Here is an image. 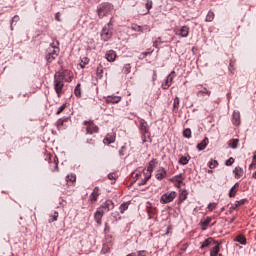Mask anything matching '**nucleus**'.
Wrapping results in <instances>:
<instances>
[{
	"mask_svg": "<svg viewBox=\"0 0 256 256\" xmlns=\"http://www.w3.org/2000/svg\"><path fill=\"white\" fill-rule=\"evenodd\" d=\"M208 211H215V209H217V203L212 202L208 205L207 207Z\"/></svg>",
	"mask_w": 256,
	"mask_h": 256,
	"instance_id": "obj_50",
	"label": "nucleus"
},
{
	"mask_svg": "<svg viewBox=\"0 0 256 256\" xmlns=\"http://www.w3.org/2000/svg\"><path fill=\"white\" fill-rule=\"evenodd\" d=\"M67 183H75L77 181V177L73 174H70L66 177Z\"/></svg>",
	"mask_w": 256,
	"mask_h": 256,
	"instance_id": "obj_39",
	"label": "nucleus"
},
{
	"mask_svg": "<svg viewBox=\"0 0 256 256\" xmlns=\"http://www.w3.org/2000/svg\"><path fill=\"white\" fill-rule=\"evenodd\" d=\"M104 215L105 213H103L102 211H100L99 208H97L96 212L94 213V221L98 225V227H101V225H103Z\"/></svg>",
	"mask_w": 256,
	"mask_h": 256,
	"instance_id": "obj_13",
	"label": "nucleus"
},
{
	"mask_svg": "<svg viewBox=\"0 0 256 256\" xmlns=\"http://www.w3.org/2000/svg\"><path fill=\"white\" fill-rule=\"evenodd\" d=\"M175 199H177V192L175 191L166 192L161 196L160 203L162 205H167V203H173Z\"/></svg>",
	"mask_w": 256,
	"mask_h": 256,
	"instance_id": "obj_6",
	"label": "nucleus"
},
{
	"mask_svg": "<svg viewBox=\"0 0 256 256\" xmlns=\"http://www.w3.org/2000/svg\"><path fill=\"white\" fill-rule=\"evenodd\" d=\"M239 189V183H236L229 191V197H235L237 195V191Z\"/></svg>",
	"mask_w": 256,
	"mask_h": 256,
	"instance_id": "obj_29",
	"label": "nucleus"
},
{
	"mask_svg": "<svg viewBox=\"0 0 256 256\" xmlns=\"http://www.w3.org/2000/svg\"><path fill=\"white\" fill-rule=\"evenodd\" d=\"M66 108L67 104H63L62 106H60L56 112V115H61V113H63V111H65Z\"/></svg>",
	"mask_w": 256,
	"mask_h": 256,
	"instance_id": "obj_48",
	"label": "nucleus"
},
{
	"mask_svg": "<svg viewBox=\"0 0 256 256\" xmlns=\"http://www.w3.org/2000/svg\"><path fill=\"white\" fill-rule=\"evenodd\" d=\"M215 19V12L209 11L208 14L206 15L205 21L206 23H211Z\"/></svg>",
	"mask_w": 256,
	"mask_h": 256,
	"instance_id": "obj_31",
	"label": "nucleus"
},
{
	"mask_svg": "<svg viewBox=\"0 0 256 256\" xmlns=\"http://www.w3.org/2000/svg\"><path fill=\"white\" fill-rule=\"evenodd\" d=\"M161 44H163V42L161 41V37H158L156 41H154L153 47H155L156 49H159V45Z\"/></svg>",
	"mask_w": 256,
	"mask_h": 256,
	"instance_id": "obj_43",
	"label": "nucleus"
},
{
	"mask_svg": "<svg viewBox=\"0 0 256 256\" xmlns=\"http://www.w3.org/2000/svg\"><path fill=\"white\" fill-rule=\"evenodd\" d=\"M179 163H180V165H187V163H189V160L187 159V156H182L179 159Z\"/></svg>",
	"mask_w": 256,
	"mask_h": 256,
	"instance_id": "obj_45",
	"label": "nucleus"
},
{
	"mask_svg": "<svg viewBox=\"0 0 256 256\" xmlns=\"http://www.w3.org/2000/svg\"><path fill=\"white\" fill-rule=\"evenodd\" d=\"M98 209L105 215V213H109V211H113V209H115V203H113V200H106L98 207Z\"/></svg>",
	"mask_w": 256,
	"mask_h": 256,
	"instance_id": "obj_8",
	"label": "nucleus"
},
{
	"mask_svg": "<svg viewBox=\"0 0 256 256\" xmlns=\"http://www.w3.org/2000/svg\"><path fill=\"white\" fill-rule=\"evenodd\" d=\"M235 241H237L238 243H240L241 245H247V238H245V236L243 235H238L235 238Z\"/></svg>",
	"mask_w": 256,
	"mask_h": 256,
	"instance_id": "obj_33",
	"label": "nucleus"
},
{
	"mask_svg": "<svg viewBox=\"0 0 256 256\" xmlns=\"http://www.w3.org/2000/svg\"><path fill=\"white\" fill-rule=\"evenodd\" d=\"M232 123L236 127L241 125V114L239 112H234L232 115Z\"/></svg>",
	"mask_w": 256,
	"mask_h": 256,
	"instance_id": "obj_20",
	"label": "nucleus"
},
{
	"mask_svg": "<svg viewBox=\"0 0 256 256\" xmlns=\"http://www.w3.org/2000/svg\"><path fill=\"white\" fill-rule=\"evenodd\" d=\"M157 159H152L147 167V172L149 173L148 177H145V180L142 181V183H140V185H145V183H147L149 181V179H151V173H153L155 167H157Z\"/></svg>",
	"mask_w": 256,
	"mask_h": 256,
	"instance_id": "obj_9",
	"label": "nucleus"
},
{
	"mask_svg": "<svg viewBox=\"0 0 256 256\" xmlns=\"http://www.w3.org/2000/svg\"><path fill=\"white\" fill-rule=\"evenodd\" d=\"M221 242H216L214 247L210 250V256H218L221 251Z\"/></svg>",
	"mask_w": 256,
	"mask_h": 256,
	"instance_id": "obj_19",
	"label": "nucleus"
},
{
	"mask_svg": "<svg viewBox=\"0 0 256 256\" xmlns=\"http://www.w3.org/2000/svg\"><path fill=\"white\" fill-rule=\"evenodd\" d=\"M105 57L109 63H113L117 59V53L114 50H109L106 52Z\"/></svg>",
	"mask_w": 256,
	"mask_h": 256,
	"instance_id": "obj_17",
	"label": "nucleus"
},
{
	"mask_svg": "<svg viewBox=\"0 0 256 256\" xmlns=\"http://www.w3.org/2000/svg\"><path fill=\"white\" fill-rule=\"evenodd\" d=\"M126 256H137V255L135 253H130V254L126 255Z\"/></svg>",
	"mask_w": 256,
	"mask_h": 256,
	"instance_id": "obj_60",
	"label": "nucleus"
},
{
	"mask_svg": "<svg viewBox=\"0 0 256 256\" xmlns=\"http://www.w3.org/2000/svg\"><path fill=\"white\" fill-rule=\"evenodd\" d=\"M180 251H182V253H185V251H187V244H184V245L181 247Z\"/></svg>",
	"mask_w": 256,
	"mask_h": 256,
	"instance_id": "obj_58",
	"label": "nucleus"
},
{
	"mask_svg": "<svg viewBox=\"0 0 256 256\" xmlns=\"http://www.w3.org/2000/svg\"><path fill=\"white\" fill-rule=\"evenodd\" d=\"M246 201H247V199H242L240 201H236L235 204H233L230 207V211H235V209H237V207H241V205H245Z\"/></svg>",
	"mask_w": 256,
	"mask_h": 256,
	"instance_id": "obj_26",
	"label": "nucleus"
},
{
	"mask_svg": "<svg viewBox=\"0 0 256 256\" xmlns=\"http://www.w3.org/2000/svg\"><path fill=\"white\" fill-rule=\"evenodd\" d=\"M253 168L256 169V159L255 158H253L252 163L249 166V169H253Z\"/></svg>",
	"mask_w": 256,
	"mask_h": 256,
	"instance_id": "obj_55",
	"label": "nucleus"
},
{
	"mask_svg": "<svg viewBox=\"0 0 256 256\" xmlns=\"http://www.w3.org/2000/svg\"><path fill=\"white\" fill-rule=\"evenodd\" d=\"M96 73L98 75V77H103V66L99 65L96 69Z\"/></svg>",
	"mask_w": 256,
	"mask_h": 256,
	"instance_id": "obj_46",
	"label": "nucleus"
},
{
	"mask_svg": "<svg viewBox=\"0 0 256 256\" xmlns=\"http://www.w3.org/2000/svg\"><path fill=\"white\" fill-rule=\"evenodd\" d=\"M109 229V227L107 226V224H105V231H107Z\"/></svg>",
	"mask_w": 256,
	"mask_h": 256,
	"instance_id": "obj_61",
	"label": "nucleus"
},
{
	"mask_svg": "<svg viewBox=\"0 0 256 256\" xmlns=\"http://www.w3.org/2000/svg\"><path fill=\"white\" fill-rule=\"evenodd\" d=\"M184 180L185 178L183 177V174L176 175L170 179L171 183H174V186L177 187V189H181V185H184Z\"/></svg>",
	"mask_w": 256,
	"mask_h": 256,
	"instance_id": "obj_12",
	"label": "nucleus"
},
{
	"mask_svg": "<svg viewBox=\"0 0 256 256\" xmlns=\"http://www.w3.org/2000/svg\"><path fill=\"white\" fill-rule=\"evenodd\" d=\"M113 37V31L111 30V22L104 26L101 32L102 41H109Z\"/></svg>",
	"mask_w": 256,
	"mask_h": 256,
	"instance_id": "obj_7",
	"label": "nucleus"
},
{
	"mask_svg": "<svg viewBox=\"0 0 256 256\" xmlns=\"http://www.w3.org/2000/svg\"><path fill=\"white\" fill-rule=\"evenodd\" d=\"M86 143L88 145H92L93 147H95V139H93V138L87 139Z\"/></svg>",
	"mask_w": 256,
	"mask_h": 256,
	"instance_id": "obj_52",
	"label": "nucleus"
},
{
	"mask_svg": "<svg viewBox=\"0 0 256 256\" xmlns=\"http://www.w3.org/2000/svg\"><path fill=\"white\" fill-rule=\"evenodd\" d=\"M187 195H189V192H187V190H180V194H179L180 203H183V201H186Z\"/></svg>",
	"mask_w": 256,
	"mask_h": 256,
	"instance_id": "obj_28",
	"label": "nucleus"
},
{
	"mask_svg": "<svg viewBox=\"0 0 256 256\" xmlns=\"http://www.w3.org/2000/svg\"><path fill=\"white\" fill-rule=\"evenodd\" d=\"M113 4L109 2H104L98 5L97 7V14L99 19H103V17H107L108 15H111L113 13Z\"/></svg>",
	"mask_w": 256,
	"mask_h": 256,
	"instance_id": "obj_4",
	"label": "nucleus"
},
{
	"mask_svg": "<svg viewBox=\"0 0 256 256\" xmlns=\"http://www.w3.org/2000/svg\"><path fill=\"white\" fill-rule=\"evenodd\" d=\"M198 95H208L211 96V91L207 90V88H204L203 90L198 92Z\"/></svg>",
	"mask_w": 256,
	"mask_h": 256,
	"instance_id": "obj_47",
	"label": "nucleus"
},
{
	"mask_svg": "<svg viewBox=\"0 0 256 256\" xmlns=\"http://www.w3.org/2000/svg\"><path fill=\"white\" fill-rule=\"evenodd\" d=\"M133 31H137L138 33H143V27L137 24L132 26Z\"/></svg>",
	"mask_w": 256,
	"mask_h": 256,
	"instance_id": "obj_42",
	"label": "nucleus"
},
{
	"mask_svg": "<svg viewBox=\"0 0 256 256\" xmlns=\"http://www.w3.org/2000/svg\"><path fill=\"white\" fill-rule=\"evenodd\" d=\"M122 71L124 75H129L131 73V64H125Z\"/></svg>",
	"mask_w": 256,
	"mask_h": 256,
	"instance_id": "obj_38",
	"label": "nucleus"
},
{
	"mask_svg": "<svg viewBox=\"0 0 256 256\" xmlns=\"http://www.w3.org/2000/svg\"><path fill=\"white\" fill-rule=\"evenodd\" d=\"M233 173H234L235 179H241V177H243V173H244L243 168H241V166H237L233 170Z\"/></svg>",
	"mask_w": 256,
	"mask_h": 256,
	"instance_id": "obj_24",
	"label": "nucleus"
},
{
	"mask_svg": "<svg viewBox=\"0 0 256 256\" xmlns=\"http://www.w3.org/2000/svg\"><path fill=\"white\" fill-rule=\"evenodd\" d=\"M189 31H190V28L189 26H182V27H176L174 28V33L175 35H177L178 37H189Z\"/></svg>",
	"mask_w": 256,
	"mask_h": 256,
	"instance_id": "obj_10",
	"label": "nucleus"
},
{
	"mask_svg": "<svg viewBox=\"0 0 256 256\" xmlns=\"http://www.w3.org/2000/svg\"><path fill=\"white\" fill-rule=\"evenodd\" d=\"M218 256H223V254H219V253H218Z\"/></svg>",
	"mask_w": 256,
	"mask_h": 256,
	"instance_id": "obj_62",
	"label": "nucleus"
},
{
	"mask_svg": "<svg viewBox=\"0 0 256 256\" xmlns=\"http://www.w3.org/2000/svg\"><path fill=\"white\" fill-rule=\"evenodd\" d=\"M81 83H78L74 89V95L75 97H77L78 99H81Z\"/></svg>",
	"mask_w": 256,
	"mask_h": 256,
	"instance_id": "obj_32",
	"label": "nucleus"
},
{
	"mask_svg": "<svg viewBox=\"0 0 256 256\" xmlns=\"http://www.w3.org/2000/svg\"><path fill=\"white\" fill-rule=\"evenodd\" d=\"M116 134L114 132L108 133L103 139L104 145H111V143H115Z\"/></svg>",
	"mask_w": 256,
	"mask_h": 256,
	"instance_id": "obj_15",
	"label": "nucleus"
},
{
	"mask_svg": "<svg viewBox=\"0 0 256 256\" xmlns=\"http://www.w3.org/2000/svg\"><path fill=\"white\" fill-rule=\"evenodd\" d=\"M165 177H167V171L163 167L159 168L156 171V179L158 181H163V179H165Z\"/></svg>",
	"mask_w": 256,
	"mask_h": 256,
	"instance_id": "obj_16",
	"label": "nucleus"
},
{
	"mask_svg": "<svg viewBox=\"0 0 256 256\" xmlns=\"http://www.w3.org/2000/svg\"><path fill=\"white\" fill-rule=\"evenodd\" d=\"M65 73H69L68 71H65Z\"/></svg>",
	"mask_w": 256,
	"mask_h": 256,
	"instance_id": "obj_63",
	"label": "nucleus"
},
{
	"mask_svg": "<svg viewBox=\"0 0 256 256\" xmlns=\"http://www.w3.org/2000/svg\"><path fill=\"white\" fill-rule=\"evenodd\" d=\"M55 19L58 21V22H61V13H56L55 14Z\"/></svg>",
	"mask_w": 256,
	"mask_h": 256,
	"instance_id": "obj_56",
	"label": "nucleus"
},
{
	"mask_svg": "<svg viewBox=\"0 0 256 256\" xmlns=\"http://www.w3.org/2000/svg\"><path fill=\"white\" fill-rule=\"evenodd\" d=\"M50 163L54 167V168H52V171H59V158H57V156H55L53 158V162H50Z\"/></svg>",
	"mask_w": 256,
	"mask_h": 256,
	"instance_id": "obj_30",
	"label": "nucleus"
},
{
	"mask_svg": "<svg viewBox=\"0 0 256 256\" xmlns=\"http://www.w3.org/2000/svg\"><path fill=\"white\" fill-rule=\"evenodd\" d=\"M147 255V250H140L137 252V256H146Z\"/></svg>",
	"mask_w": 256,
	"mask_h": 256,
	"instance_id": "obj_54",
	"label": "nucleus"
},
{
	"mask_svg": "<svg viewBox=\"0 0 256 256\" xmlns=\"http://www.w3.org/2000/svg\"><path fill=\"white\" fill-rule=\"evenodd\" d=\"M108 179L110 181H112V183H115V181H117V179H119V175H117V173L113 172L108 174Z\"/></svg>",
	"mask_w": 256,
	"mask_h": 256,
	"instance_id": "obj_36",
	"label": "nucleus"
},
{
	"mask_svg": "<svg viewBox=\"0 0 256 256\" xmlns=\"http://www.w3.org/2000/svg\"><path fill=\"white\" fill-rule=\"evenodd\" d=\"M65 74L57 72L54 75V89L57 94V97L63 95V88L65 87Z\"/></svg>",
	"mask_w": 256,
	"mask_h": 256,
	"instance_id": "obj_2",
	"label": "nucleus"
},
{
	"mask_svg": "<svg viewBox=\"0 0 256 256\" xmlns=\"http://www.w3.org/2000/svg\"><path fill=\"white\" fill-rule=\"evenodd\" d=\"M138 129L140 131L142 143H151V130L149 128V124L145 119H140L139 120V126Z\"/></svg>",
	"mask_w": 256,
	"mask_h": 256,
	"instance_id": "obj_1",
	"label": "nucleus"
},
{
	"mask_svg": "<svg viewBox=\"0 0 256 256\" xmlns=\"http://www.w3.org/2000/svg\"><path fill=\"white\" fill-rule=\"evenodd\" d=\"M65 123H67V119H59L57 121V127L58 129H61V127H63V125H65Z\"/></svg>",
	"mask_w": 256,
	"mask_h": 256,
	"instance_id": "obj_44",
	"label": "nucleus"
},
{
	"mask_svg": "<svg viewBox=\"0 0 256 256\" xmlns=\"http://www.w3.org/2000/svg\"><path fill=\"white\" fill-rule=\"evenodd\" d=\"M106 103H120L121 102V96H107L106 97Z\"/></svg>",
	"mask_w": 256,
	"mask_h": 256,
	"instance_id": "obj_23",
	"label": "nucleus"
},
{
	"mask_svg": "<svg viewBox=\"0 0 256 256\" xmlns=\"http://www.w3.org/2000/svg\"><path fill=\"white\" fill-rule=\"evenodd\" d=\"M217 165H219V162H217V160H211L208 163V166H209L210 169H215V167H217Z\"/></svg>",
	"mask_w": 256,
	"mask_h": 256,
	"instance_id": "obj_41",
	"label": "nucleus"
},
{
	"mask_svg": "<svg viewBox=\"0 0 256 256\" xmlns=\"http://www.w3.org/2000/svg\"><path fill=\"white\" fill-rule=\"evenodd\" d=\"M82 131H85L86 135H95V133H99V126L93 120H85Z\"/></svg>",
	"mask_w": 256,
	"mask_h": 256,
	"instance_id": "obj_5",
	"label": "nucleus"
},
{
	"mask_svg": "<svg viewBox=\"0 0 256 256\" xmlns=\"http://www.w3.org/2000/svg\"><path fill=\"white\" fill-rule=\"evenodd\" d=\"M152 8H153V1L147 0V2H146V9H148V11H149Z\"/></svg>",
	"mask_w": 256,
	"mask_h": 256,
	"instance_id": "obj_51",
	"label": "nucleus"
},
{
	"mask_svg": "<svg viewBox=\"0 0 256 256\" xmlns=\"http://www.w3.org/2000/svg\"><path fill=\"white\" fill-rule=\"evenodd\" d=\"M177 77L175 71H172L165 79L164 83H162V89L167 90L171 85H173V79Z\"/></svg>",
	"mask_w": 256,
	"mask_h": 256,
	"instance_id": "obj_11",
	"label": "nucleus"
},
{
	"mask_svg": "<svg viewBox=\"0 0 256 256\" xmlns=\"http://www.w3.org/2000/svg\"><path fill=\"white\" fill-rule=\"evenodd\" d=\"M152 80L153 81H156L157 80V72H153V77H152Z\"/></svg>",
	"mask_w": 256,
	"mask_h": 256,
	"instance_id": "obj_59",
	"label": "nucleus"
},
{
	"mask_svg": "<svg viewBox=\"0 0 256 256\" xmlns=\"http://www.w3.org/2000/svg\"><path fill=\"white\" fill-rule=\"evenodd\" d=\"M59 41L53 42L47 49L46 61L48 63H53L57 57H59Z\"/></svg>",
	"mask_w": 256,
	"mask_h": 256,
	"instance_id": "obj_3",
	"label": "nucleus"
},
{
	"mask_svg": "<svg viewBox=\"0 0 256 256\" xmlns=\"http://www.w3.org/2000/svg\"><path fill=\"white\" fill-rule=\"evenodd\" d=\"M217 241H215L213 238H208L202 242V245L200 249H205V247H213V245H216Z\"/></svg>",
	"mask_w": 256,
	"mask_h": 256,
	"instance_id": "obj_18",
	"label": "nucleus"
},
{
	"mask_svg": "<svg viewBox=\"0 0 256 256\" xmlns=\"http://www.w3.org/2000/svg\"><path fill=\"white\" fill-rule=\"evenodd\" d=\"M99 195H101V190L99 189V187L96 186L89 196L90 203H97V200L99 199Z\"/></svg>",
	"mask_w": 256,
	"mask_h": 256,
	"instance_id": "obj_14",
	"label": "nucleus"
},
{
	"mask_svg": "<svg viewBox=\"0 0 256 256\" xmlns=\"http://www.w3.org/2000/svg\"><path fill=\"white\" fill-rule=\"evenodd\" d=\"M48 223H55L59 219V212L54 211L53 214H49Z\"/></svg>",
	"mask_w": 256,
	"mask_h": 256,
	"instance_id": "obj_27",
	"label": "nucleus"
},
{
	"mask_svg": "<svg viewBox=\"0 0 256 256\" xmlns=\"http://www.w3.org/2000/svg\"><path fill=\"white\" fill-rule=\"evenodd\" d=\"M86 65H89V58L83 57V58L81 59V63H80L81 69H85V66H86Z\"/></svg>",
	"mask_w": 256,
	"mask_h": 256,
	"instance_id": "obj_37",
	"label": "nucleus"
},
{
	"mask_svg": "<svg viewBox=\"0 0 256 256\" xmlns=\"http://www.w3.org/2000/svg\"><path fill=\"white\" fill-rule=\"evenodd\" d=\"M181 103V100L179 99L178 96H176L174 98V102H173V108H172V111L173 113H179V105Z\"/></svg>",
	"mask_w": 256,
	"mask_h": 256,
	"instance_id": "obj_25",
	"label": "nucleus"
},
{
	"mask_svg": "<svg viewBox=\"0 0 256 256\" xmlns=\"http://www.w3.org/2000/svg\"><path fill=\"white\" fill-rule=\"evenodd\" d=\"M129 205H130L129 202H124L123 204H121L119 207L120 213L122 214L125 213L127 209H129Z\"/></svg>",
	"mask_w": 256,
	"mask_h": 256,
	"instance_id": "obj_35",
	"label": "nucleus"
},
{
	"mask_svg": "<svg viewBox=\"0 0 256 256\" xmlns=\"http://www.w3.org/2000/svg\"><path fill=\"white\" fill-rule=\"evenodd\" d=\"M209 145V138H204L199 144H197L198 151H205Z\"/></svg>",
	"mask_w": 256,
	"mask_h": 256,
	"instance_id": "obj_21",
	"label": "nucleus"
},
{
	"mask_svg": "<svg viewBox=\"0 0 256 256\" xmlns=\"http://www.w3.org/2000/svg\"><path fill=\"white\" fill-rule=\"evenodd\" d=\"M234 163H235V158L230 157L228 160H226L225 165L227 167H231V165H233Z\"/></svg>",
	"mask_w": 256,
	"mask_h": 256,
	"instance_id": "obj_49",
	"label": "nucleus"
},
{
	"mask_svg": "<svg viewBox=\"0 0 256 256\" xmlns=\"http://www.w3.org/2000/svg\"><path fill=\"white\" fill-rule=\"evenodd\" d=\"M17 21H19V16H18V15H15V16L12 18V23H17Z\"/></svg>",
	"mask_w": 256,
	"mask_h": 256,
	"instance_id": "obj_57",
	"label": "nucleus"
},
{
	"mask_svg": "<svg viewBox=\"0 0 256 256\" xmlns=\"http://www.w3.org/2000/svg\"><path fill=\"white\" fill-rule=\"evenodd\" d=\"M213 219L211 217H206L204 220H201L200 225L202 228V231H206L207 227H209V224L211 223Z\"/></svg>",
	"mask_w": 256,
	"mask_h": 256,
	"instance_id": "obj_22",
	"label": "nucleus"
},
{
	"mask_svg": "<svg viewBox=\"0 0 256 256\" xmlns=\"http://www.w3.org/2000/svg\"><path fill=\"white\" fill-rule=\"evenodd\" d=\"M239 145V139H231L229 141V147H231V149H237Z\"/></svg>",
	"mask_w": 256,
	"mask_h": 256,
	"instance_id": "obj_34",
	"label": "nucleus"
},
{
	"mask_svg": "<svg viewBox=\"0 0 256 256\" xmlns=\"http://www.w3.org/2000/svg\"><path fill=\"white\" fill-rule=\"evenodd\" d=\"M183 137H185L186 139H191V128H186L183 131Z\"/></svg>",
	"mask_w": 256,
	"mask_h": 256,
	"instance_id": "obj_40",
	"label": "nucleus"
},
{
	"mask_svg": "<svg viewBox=\"0 0 256 256\" xmlns=\"http://www.w3.org/2000/svg\"><path fill=\"white\" fill-rule=\"evenodd\" d=\"M149 32V31H151V28L148 26V25H144V26H142V33H145V32Z\"/></svg>",
	"mask_w": 256,
	"mask_h": 256,
	"instance_id": "obj_53",
	"label": "nucleus"
}]
</instances>
